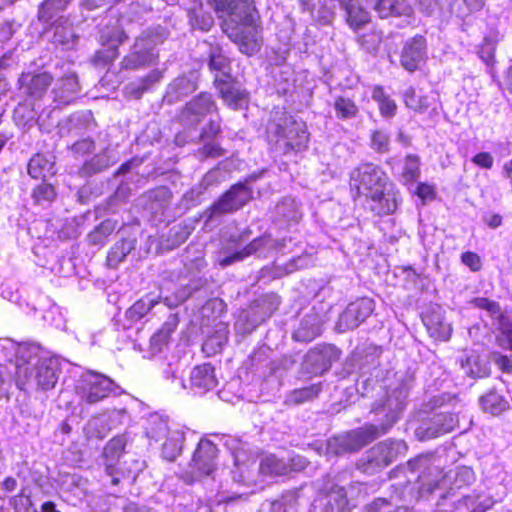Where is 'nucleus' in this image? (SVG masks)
<instances>
[{
  "label": "nucleus",
  "mask_w": 512,
  "mask_h": 512,
  "mask_svg": "<svg viewBox=\"0 0 512 512\" xmlns=\"http://www.w3.org/2000/svg\"><path fill=\"white\" fill-rule=\"evenodd\" d=\"M119 55V49L115 47H102L97 50L92 58L95 66L105 67L112 63Z\"/></svg>",
  "instance_id": "nucleus-57"
},
{
  "label": "nucleus",
  "mask_w": 512,
  "mask_h": 512,
  "mask_svg": "<svg viewBox=\"0 0 512 512\" xmlns=\"http://www.w3.org/2000/svg\"><path fill=\"white\" fill-rule=\"evenodd\" d=\"M118 389L119 387L109 377L95 371H88L79 379L76 393L81 401L94 404L111 394H118Z\"/></svg>",
  "instance_id": "nucleus-5"
},
{
  "label": "nucleus",
  "mask_w": 512,
  "mask_h": 512,
  "mask_svg": "<svg viewBox=\"0 0 512 512\" xmlns=\"http://www.w3.org/2000/svg\"><path fill=\"white\" fill-rule=\"evenodd\" d=\"M161 455L168 461H174L181 454L185 440V432L178 425L163 438Z\"/></svg>",
  "instance_id": "nucleus-25"
},
{
  "label": "nucleus",
  "mask_w": 512,
  "mask_h": 512,
  "mask_svg": "<svg viewBox=\"0 0 512 512\" xmlns=\"http://www.w3.org/2000/svg\"><path fill=\"white\" fill-rule=\"evenodd\" d=\"M32 350H44V347L33 340L16 342L10 338L0 339V352H31Z\"/></svg>",
  "instance_id": "nucleus-46"
},
{
  "label": "nucleus",
  "mask_w": 512,
  "mask_h": 512,
  "mask_svg": "<svg viewBox=\"0 0 512 512\" xmlns=\"http://www.w3.org/2000/svg\"><path fill=\"white\" fill-rule=\"evenodd\" d=\"M375 303L368 297L359 298L350 302L339 315L336 323L338 332H345L359 327L374 311Z\"/></svg>",
  "instance_id": "nucleus-8"
},
{
  "label": "nucleus",
  "mask_w": 512,
  "mask_h": 512,
  "mask_svg": "<svg viewBox=\"0 0 512 512\" xmlns=\"http://www.w3.org/2000/svg\"><path fill=\"white\" fill-rule=\"evenodd\" d=\"M333 108L336 117L340 120L355 118L359 111L354 101L344 96H338L335 98Z\"/></svg>",
  "instance_id": "nucleus-48"
},
{
  "label": "nucleus",
  "mask_w": 512,
  "mask_h": 512,
  "mask_svg": "<svg viewBox=\"0 0 512 512\" xmlns=\"http://www.w3.org/2000/svg\"><path fill=\"white\" fill-rule=\"evenodd\" d=\"M321 332L320 316L311 312L303 317L299 327L294 331L293 338L299 342H310Z\"/></svg>",
  "instance_id": "nucleus-23"
},
{
  "label": "nucleus",
  "mask_w": 512,
  "mask_h": 512,
  "mask_svg": "<svg viewBox=\"0 0 512 512\" xmlns=\"http://www.w3.org/2000/svg\"><path fill=\"white\" fill-rule=\"evenodd\" d=\"M221 181V172L218 169H212L204 175L201 183L198 186L191 188L184 194V199L191 202L196 201L204 193V191L208 189V187Z\"/></svg>",
  "instance_id": "nucleus-43"
},
{
  "label": "nucleus",
  "mask_w": 512,
  "mask_h": 512,
  "mask_svg": "<svg viewBox=\"0 0 512 512\" xmlns=\"http://www.w3.org/2000/svg\"><path fill=\"white\" fill-rule=\"evenodd\" d=\"M422 321L430 337L435 341L449 340L452 328L451 324L445 321L444 310L438 304H431L422 312Z\"/></svg>",
  "instance_id": "nucleus-12"
},
{
  "label": "nucleus",
  "mask_w": 512,
  "mask_h": 512,
  "mask_svg": "<svg viewBox=\"0 0 512 512\" xmlns=\"http://www.w3.org/2000/svg\"><path fill=\"white\" fill-rule=\"evenodd\" d=\"M32 198L38 205H49L56 198V190L53 185L42 182L32 192Z\"/></svg>",
  "instance_id": "nucleus-52"
},
{
  "label": "nucleus",
  "mask_w": 512,
  "mask_h": 512,
  "mask_svg": "<svg viewBox=\"0 0 512 512\" xmlns=\"http://www.w3.org/2000/svg\"><path fill=\"white\" fill-rule=\"evenodd\" d=\"M95 149L94 141L90 138H84L73 143L70 151L74 157L84 156Z\"/></svg>",
  "instance_id": "nucleus-64"
},
{
  "label": "nucleus",
  "mask_w": 512,
  "mask_h": 512,
  "mask_svg": "<svg viewBox=\"0 0 512 512\" xmlns=\"http://www.w3.org/2000/svg\"><path fill=\"white\" fill-rule=\"evenodd\" d=\"M480 404L485 412L498 415L508 408V402L496 392H489L480 398Z\"/></svg>",
  "instance_id": "nucleus-45"
},
{
  "label": "nucleus",
  "mask_w": 512,
  "mask_h": 512,
  "mask_svg": "<svg viewBox=\"0 0 512 512\" xmlns=\"http://www.w3.org/2000/svg\"><path fill=\"white\" fill-rule=\"evenodd\" d=\"M323 512H349V503L343 487L333 486L322 498Z\"/></svg>",
  "instance_id": "nucleus-32"
},
{
  "label": "nucleus",
  "mask_w": 512,
  "mask_h": 512,
  "mask_svg": "<svg viewBox=\"0 0 512 512\" xmlns=\"http://www.w3.org/2000/svg\"><path fill=\"white\" fill-rule=\"evenodd\" d=\"M147 209L152 214H163L169 206L171 200V192L166 187H158L147 194Z\"/></svg>",
  "instance_id": "nucleus-39"
},
{
  "label": "nucleus",
  "mask_w": 512,
  "mask_h": 512,
  "mask_svg": "<svg viewBox=\"0 0 512 512\" xmlns=\"http://www.w3.org/2000/svg\"><path fill=\"white\" fill-rule=\"evenodd\" d=\"M52 81L53 77L48 72H25L18 78V88L22 94L39 99L45 94Z\"/></svg>",
  "instance_id": "nucleus-16"
},
{
  "label": "nucleus",
  "mask_w": 512,
  "mask_h": 512,
  "mask_svg": "<svg viewBox=\"0 0 512 512\" xmlns=\"http://www.w3.org/2000/svg\"><path fill=\"white\" fill-rule=\"evenodd\" d=\"M162 78V72L158 69L151 70L147 75L128 83L124 87V94L128 97L139 99L155 83Z\"/></svg>",
  "instance_id": "nucleus-28"
},
{
  "label": "nucleus",
  "mask_w": 512,
  "mask_h": 512,
  "mask_svg": "<svg viewBox=\"0 0 512 512\" xmlns=\"http://www.w3.org/2000/svg\"><path fill=\"white\" fill-rule=\"evenodd\" d=\"M374 429L352 431L346 436L332 438L328 441V449L337 454L361 448L375 438Z\"/></svg>",
  "instance_id": "nucleus-14"
},
{
  "label": "nucleus",
  "mask_w": 512,
  "mask_h": 512,
  "mask_svg": "<svg viewBox=\"0 0 512 512\" xmlns=\"http://www.w3.org/2000/svg\"><path fill=\"white\" fill-rule=\"evenodd\" d=\"M180 365V356L179 354H165L161 366L163 369V373L167 378L176 377V373L178 371Z\"/></svg>",
  "instance_id": "nucleus-61"
},
{
  "label": "nucleus",
  "mask_w": 512,
  "mask_h": 512,
  "mask_svg": "<svg viewBox=\"0 0 512 512\" xmlns=\"http://www.w3.org/2000/svg\"><path fill=\"white\" fill-rule=\"evenodd\" d=\"M178 426L175 423H171L167 416L160 415L158 413L150 415L146 425V435L151 440L156 442L163 440V438L174 430V427Z\"/></svg>",
  "instance_id": "nucleus-29"
},
{
  "label": "nucleus",
  "mask_w": 512,
  "mask_h": 512,
  "mask_svg": "<svg viewBox=\"0 0 512 512\" xmlns=\"http://www.w3.org/2000/svg\"><path fill=\"white\" fill-rule=\"evenodd\" d=\"M371 97L377 102L381 116L390 119L396 115V102L386 94L381 86H375L373 88Z\"/></svg>",
  "instance_id": "nucleus-42"
},
{
  "label": "nucleus",
  "mask_w": 512,
  "mask_h": 512,
  "mask_svg": "<svg viewBox=\"0 0 512 512\" xmlns=\"http://www.w3.org/2000/svg\"><path fill=\"white\" fill-rule=\"evenodd\" d=\"M380 18L408 14L410 8L405 0H367Z\"/></svg>",
  "instance_id": "nucleus-33"
},
{
  "label": "nucleus",
  "mask_w": 512,
  "mask_h": 512,
  "mask_svg": "<svg viewBox=\"0 0 512 512\" xmlns=\"http://www.w3.org/2000/svg\"><path fill=\"white\" fill-rule=\"evenodd\" d=\"M343 10L346 12L348 25L354 30H358L370 22L369 12L358 1L352 0Z\"/></svg>",
  "instance_id": "nucleus-40"
},
{
  "label": "nucleus",
  "mask_w": 512,
  "mask_h": 512,
  "mask_svg": "<svg viewBox=\"0 0 512 512\" xmlns=\"http://www.w3.org/2000/svg\"><path fill=\"white\" fill-rule=\"evenodd\" d=\"M179 324V318L176 314H170L161 328L157 330L150 339L151 349L161 352L168 348L171 341V335Z\"/></svg>",
  "instance_id": "nucleus-26"
},
{
  "label": "nucleus",
  "mask_w": 512,
  "mask_h": 512,
  "mask_svg": "<svg viewBox=\"0 0 512 512\" xmlns=\"http://www.w3.org/2000/svg\"><path fill=\"white\" fill-rule=\"evenodd\" d=\"M454 479V486L460 488L463 485L470 484L474 480V472L469 467H460L452 475L450 472L448 475H444L441 480L435 481L434 483L424 484L422 482L419 488V496L425 497L428 494L433 493L437 489H442L446 484Z\"/></svg>",
  "instance_id": "nucleus-18"
},
{
  "label": "nucleus",
  "mask_w": 512,
  "mask_h": 512,
  "mask_svg": "<svg viewBox=\"0 0 512 512\" xmlns=\"http://www.w3.org/2000/svg\"><path fill=\"white\" fill-rule=\"evenodd\" d=\"M297 503L298 493L296 491H289L280 499L271 502L267 512H288Z\"/></svg>",
  "instance_id": "nucleus-55"
},
{
  "label": "nucleus",
  "mask_w": 512,
  "mask_h": 512,
  "mask_svg": "<svg viewBox=\"0 0 512 512\" xmlns=\"http://www.w3.org/2000/svg\"><path fill=\"white\" fill-rule=\"evenodd\" d=\"M290 466L275 455L265 456L260 463L259 469L263 475L280 476L288 473Z\"/></svg>",
  "instance_id": "nucleus-44"
},
{
  "label": "nucleus",
  "mask_w": 512,
  "mask_h": 512,
  "mask_svg": "<svg viewBox=\"0 0 512 512\" xmlns=\"http://www.w3.org/2000/svg\"><path fill=\"white\" fill-rule=\"evenodd\" d=\"M350 188L356 196H365L369 208L378 216L393 214L400 202L401 196L385 173L374 163H361L350 173Z\"/></svg>",
  "instance_id": "nucleus-1"
},
{
  "label": "nucleus",
  "mask_w": 512,
  "mask_h": 512,
  "mask_svg": "<svg viewBox=\"0 0 512 512\" xmlns=\"http://www.w3.org/2000/svg\"><path fill=\"white\" fill-rule=\"evenodd\" d=\"M126 446L125 436H116L112 438L104 447L103 457L105 470L109 476H111V483L113 485L118 484L119 478L115 476L116 468L115 465L118 463L120 456L122 455Z\"/></svg>",
  "instance_id": "nucleus-21"
},
{
  "label": "nucleus",
  "mask_w": 512,
  "mask_h": 512,
  "mask_svg": "<svg viewBox=\"0 0 512 512\" xmlns=\"http://www.w3.org/2000/svg\"><path fill=\"white\" fill-rule=\"evenodd\" d=\"M403 98L405 105L416 112L422 113L430 106L428 97L417 95L415 89L412 87L404 91Z\"/></svg>",
  "instance_id": "nucleus-51"
},
{
  "label": "nucleus",
  "mask_w": 512,
  "mask_h": 512,
  "mask_svg": "<svg viewBox=\"0 0 512 512\" xmlns=\"http://www.w3.org/2000/svg\"><path fill=\"white\" fill-rule=\"evenodd\" d=\"M267 138L275 151L288 154L308 147L309 132L305 122L285 112H277L268 123Z\"/></svg>",
  "instance_id": "nucleus-3"
},
{
  "label": "nucleus",
  "mask_w": 512,
  "mask_h": 512,
  "mask_svg": "<svg viewBox=\"0 0 512 512\" xmlns=\"http://www.w3.org/2000/svg\"><path fill=\"white\" fill-rule=\"evenodd\" d=\"M191 389L195 393L203 394L214 389L218 385L215 367L210 363L196 366L190 375Z\"/></svg>",
  "instance_id": "nucleus-20"
},
{
  "label": "nucleus",
  "mask_w": 512,
  "mask_h": 512,
  "mask_svg": "<svg viewBox=\"0 0 512 512\" xmlns=\"http://www.w3.org/2000/svg\"><path fill=\"white\" fill-rule=\"evenodd\" d=\"M216 110L212 96L208 93H201L188 102L180 114V121L186 127L198 125L205 116Z\"/></svg>",
  "instance_id": "nucleus-10"
},
{
  "label": "nucleus",
  "mask_w": 512,
  "mask_h": 512,
  "mask_svg": "<svg viewBox=\"0 0 512 512\" xmlns=\"http://www.w3.org/2000/svg\"><path fill=\"white\" fill-rule=\"evenodd\" d=\"M208 66L211 71L220 72L218 78H227L230 74V60L224 54L223 49L219 45H210L208 51Z\"/></svg>",
  "instance_id": "nucleus-37"
},
{
  "label": "nucleus",
  "mask_w": 512,
  "mask_h": 512,
  "mask_svg": "<svg viewBox=\"0 0 512 512\" xmlns=\"http://www.w3.org/2000/svg\"><path fill=\"white\" fill-rule=\"evenodd\" d=\"M135 238H122L117 241L109 250L107 255V266L110 268H116L123 262L126 256L135 248Z\"/></svg>",
  "instance_id": "nucleus-36"
},
{
  "label": "nucleus",
  "mask_w": 512,
  "mask_h": 512,
  "mask_svg": "<svg viewBox=\"0 0 512 512\" xmlns=\"http://www.w3.org/2000/svg\"><path fill=\"white\" fill-rule=\"evenodd\" d=\"M219 17H223L222 28L235 42L242 53L252 55L260 49L259 31L253 24V6L251 0H225L223 7L212 2Z\"/></svg>",
  "instance_id": "nucleus-2"
},
{
  "label": "nucleus",
  "mask_w": 512,
  "mask_h": 512,
  "mask_svg": "<svg viewBox=\"0 0 512 512\" xmlns=\"http://www.w3.org/2000/svg\"><path fill=\"white\" fill-rule=\"evenodd\" d=\"M419 176V160L417 156L408 155L405 159L403 178L406 181H415Z\"/></svg>",
  "instance_id": "nucleus-62"
},
{
  "label": "nucleus",
  "mask_w": 512,
  "mask_h": 512,
  "mask_svg": "<svg viewBox=\"0 0 512 512\" xmlns=\"http://www.w3.org/2000/svg\"><path fill=\"white\" fill-rule=\"evenodd\" d=\"M458 420L454 414L442 413L435 415L432 419V426L428 427L425 431L417 430V435H421V439L435 438L439 435L451 432L456 426Z\"/></svg>",
  "instance_id": "nucleus-22"
},
{
  "label": "nucleus",
  "mask_w": 512,
  "mask_h": 512,
  "mask_svg": "<svg viewBox=\"0 0 512 512\" xmlns=\"http://www.w3.org/2000/svg\"><path fill=\"white\" fill-rule=\"evenodd\" d=\"M163 39V35L158 29L143 31L135 39L129 53L121 60V70L135 71L157 64L158 52L156 47L163 42Z\"/></svg>",
  "instance_id": "nucleus-4"
},
{
  "label": "nucleus",
  "mask_w": 512,
  "mask_h": 512,
  "mask_svg": "<svg viewBox=\"0 0 512 512\" xmlns=\"http://www.w3.org/2000/svg\"><path fill=\"white\" fill-rule=\"evenodd\" d=\"M115 227V222L105 220L89 235V237L93 243L99 244L102 242L103 238L112 233Z\"/></svg>",
  "instance_id": "nucleus-63"
},
{
  "label": "nucleus",
  "mask_w": 512,
  "mask_h": 512,
  "mask_svg": "<svg viewBox=\"0 0 512 512\" xmlns=\"http://www.w3.org/2000/svg\"><path fill=\"white\" fill-rule=\"evenodd\" d=\"M61 362L62 358L56 354L38 360L36 379L43 390L52 389L57 383Z\"/></svg>",
  "instance_id": "nucleus-19"
},
{
  "label": "nucleus",
  "mask_w": 512,
  "mask_h": 512,
  "mask_svg": "<svg viewBox=\"0 0 512 512\" xmlns=\"http://www.w3.org/2000/svg\"><path fill=\"white\" fill-rule=\"evenodd\" d=\"M252 194V190L245 183L234 184L204 212L206 221L239 210L250 201Z\"/></svg>",
  "instance_id": "nucleus-6"
},
{
  "label": "nucleus",
  "mask_w": 512,
  "mask_h": 512,
  "mask_svg": "<svg viewBox=\"0 0 512 512\" xmlns=\"http://www.w3.org/2000/svg\"><path fill=\"white\" fill-rule=\"evenodd\" d=\"M292 239L283 238L281 240H273L268 236L259 237L250 242L245 248L240 251H236L227 255L219 260V264L222 267L229 266L235 262L243 260L245 257L254 253L260 252L263 249L274 248L277 251H283L287 248L288 243H291Z\"/></svg>",
  "instance_id": "nucleus-9"
},
{
  "label": "nucleus",
  "mask_w": 512,
  "mask_h": 512,
  "mask_svg": "<svg viewBox=\"0 0 512 512\" xmlns=\"http://www.w3.org/2000/svg\"><path fill=\"white\" fill-rule=\"evenodd\" d=\"M217 456L216 445L208 440L201 439L193 454L190 467L195 477L210 475L216 466L215 460Z\"/></svg>",
  "instance_id": "nucleus-13"
},
{
  "label": "nucleus",
  "mask_w": 512,
  "mask_h": 512,
  "mask_svg": "<svg viewBox=\"0 0 512 512\" xmlns=\"http://www.w3.org/2000/svg\"><path fill=\"white\" fill-rule=\"evenodd\" d=\"M404 450H406L404 442L386 441L374 447L372 453L377 464L387 466Z\"/></svg>",
  "instance_id": "nucleus-31"
},
{
  "label": "nucleus",
  "mask_w": 512,
  "mask_h": 512,
  "mask_svg": "<svg viewBox=\"0 0 512 512\" xmlns=\"http://www.w3.org/2000/svg\"><path fill=\"white\" fill-rule=\"evenodd\" d=\"M197 89L196 81L190 77H178L167 88L166 96L168 102L179 101L193 93Z\"/></svg>",
  "instance_id": "nucleus-35"
},
{
  "label": "nucleus",
  "mask_w": 512,
  "mask_h": 512,
  "mask_svg": "<svg viewBox=\"0 0 512 512\" xmlns=\"http://www.w3.org/2000/svg\"><path fill=\"white\" fill-rule=\"evenodd\" d=\"M28 173L32 178L45 179L56 173L54 156L46 154H36L28 163Z\"/></svg>",
  "instance_id": "nucleus-30"
},
{
  "label": "nucleus",
  "mask_w": 512,
  "mask_h": 512,
  "mask_svg": "<svg viewBox=\"0 0 512 512\" xmlns=\"http://www.w3.org/2000/svg\"><path fill=\"white\" fill-rule=\"evenodd\" d=\"M311 264V257L309 255H299L292 258L288 263L285 264L283 270L278 272L276 276L281 277L295 272L296 270L308 267Z\"/></svg>",
  "instance_id": "nucleus-60"
},
{
  "label": "nucleus",
  "mask_w": 512,
  "mask_h": 512,
  "mask_svg": "<svg viewBox=\"0 0 512 512\" xmlns=\"http://www.w3.org/2000/svg\"><path fill=\"white\" fill-rule=\"evenodd\" d=\"M489 354H467L461 359V367L465 374L473 378H483L490 373Z\"/></svg>",
  "instance_id": "nucleus-24"
},
{
  "label": "nucleus",
  "mask_w": 512,
  "mask_h": 512,
  "mask_svg": "<svg viewBox=\"0 0 512 512\" xmlns=\"http://www.w3.org/2000/svg\"><path fill=\"white\" fill-rule=\"evenodd\" d=\"M321 390L320 385H312L309 387L296 389L292 391L286 398L288 404H302L315 398Z\"/></svg>",
  "instance_id": "nucleus-53"
},
{
  "label": "nucleus",
  "mask_w": 512,
  "mask_h": 512,
  "mask_svg": "<svg viewBox=\"0 0 512 512\" xmlns=\"http://www.w3.org/2000/svg\"><path fill=\"white\" fill-rule=\"evenodd\" d=\"M157 300L150 296H145L136 301L127 311L126 318L132 322L142 319L156 304Z\"/></svg>",
  "instance_id": "nucleus-47"
},
{
  "label": "nucleus",
  "mask_w": 512,
  "mask_h": 512,
  "mask_svg": "<svg viewBox=\"0 0 512 512\" xmlns=\"http://www.w3.org/2000/svg\"><path fill=\"white\" fill-rule=\"evenodd\" d=\"M70 0H46L39 8V20L45 23L51 21L59 12L63 11Z\"/></svg>",
  "instance_id": "nucleus-50"
},
{
  "label": "nucleus",
  "mask_w": 512,
  "mask_h": 512,
  "mask_svg": "<svg viewBox=\"0 0 512 512\" xmlns=\"http://www.w3.org/2000/svg\"><path fill=\"white\" fill-rule=\"evenodd\" d=\"M493 500L480 494L465 495L457 502L454 512H485L492 507Z\"/></svg>",
  "instance_id": "nucleus-34"
},
{
  "label": "nucleus",
  "mask_w": 512,
  "mask_h": 512,
  "mask_svg": "<svg viewBox=\"0 0 512 512\" xmlns=\"http://www.w3.org/2000/svg\"><path fill=\"white\" fill-rule=\"evenodd\" d=\"M110 427L106 424L104 416L90 419L84 427V434L88 439H103L106 437Z\"/></svg>",
  "instance_id": "nucleus-49"
},
{
  "label": "nucleus",
  "mask_w": 512,
  "mask_h": 512,
  "mask_svg": "<svg viewBox=\"0 0 512 512\" xmlns=\"http://www.w3.org/2000/svg\"><path fill=\"white\" fill-rule=\"evenodd\" d=\"M78 37L72 28L57 27L54 32L53 41L62 46L63 49H72L77 43Z\"/></svg>",
  "instance_id": "nucleus-54"
},
{
  "label": "nucleus",
  "mask_w": 512,
  "mask_h": 512,
  "mask_svg": "<svg viewBox=\"0 0 512 512\" xmlns=\"http://www.w3.org/2000/svg\"><path fill=\"white\" fill-rule=\"evenodd\" d=\"M390 135L384 130H373L370 135V146L378 153L389 150Z\"/></svg>",
  "instance_id": "nucleus-58"
},
{
  "label": "nucleus",
  "mask_w": 512,
  "mask_h": 512,
  "mask_svg": "<svg viewBox=\"0 0 512 512\" xmlns=\"http://www.w3.org/2000/svg\"><path fill=\"white\" fill-rule=\"evenodd\" d=\"M128 35L124 30L117 26H105L99 30V43L102 47H115L119 49V45L127 40Z\"/></svg>",
  "instance_id": "nucleus-41"
},
{
  "label": "nucleus",
  "mask_w": 512,
  "mask_h": 512,
  "mask_svg": "<svg viewBox=\"0 0 512 512\" xmlns=\"http://www.w3.org/2000/svg\"><path fill=\"white\" fill-rule=\"evenodd\" d=\"M471 304L484 310L487 316L491 318L492 326L498 330L496 336L498 345L503 349L512 351V323L501 311L499 303L485 297H476L471 301Z\"/></svg>",
  "instance_id": "nucleus-7"
},
{
  "label": "nucleus",
  "mask_w": 512,
  "mask_h": 512,
  "mask_svg": "<svg viewBox=\"0 0 512 512\" xmlns=\"http://www.w3.org/2000/svg\"><path fill=\"white\" fill-rule=\"evenodd\" d=\"M225 154L224 149L216 141H204V145L197 150V157L201 160L206 158H218Z\"/></svg>",
  "instance_id": "nucleus-59"
},
{
  "label": "nucleus",
  "mask_w": 512,
  "mask_h": 512,
  "mask_svg": "<svg viewBox=\"0 0 512 512\" xmlns=\"http://www.w3.org/2000/svg\"><path fill=\"white\" fill-rule=\"evenodd\" d=\"M80 93L78 77L74 72H69L59 78L52 90L53 102L57 107L73 103Z\"/></svg>",
  "instance_id": "nucleus-15"
},
{
  "label": "nucleus",
  "mask_w": 512,
  "mask_h": 512,
  "mask_svg": "<svg viewBox=\"0 0 512 512\" xmlns=\"http://www.w3.org/2000/svg\"><path fill=\"white\" fill-rule=\"evenodd\" d=\"M409 387L407 384H403L399 389L393 391V395L389 396L386 402V406L393 411L394 414L402 411L404 407V400L407 397Z\"/></svg>",
  "instance_id": "nucleus-56"
},
{
  "label": "nucleus",
  "mask_w": 512,
  "mask_h": 512,
  "mask_svg": "<svg viewBox=\"0 0 512 512\" xmlns=\"http://www.w3.org/2000/svg\"><path fill=\"white\" fill-rule=\"evenodd\" d=\"M118 161V153L111 149H105L99 154L94 155L89 161H86L81 173L85 176L101 172Z\"/></svg>",
  "instance_id": "nucleus-27"
},
{
  "label": "nucleus",
  "mask_w": 512,
  "mask_h": 512,
  "mask_svg": "<svg viewBox=\"0 0 512 512\" xmlns=\"http://www.w3.org/2000/svg\"><path fill=\"white\" fill-rule=\"evenodd\" d=\"M214 84L220 97L229 107L241 109L247 105L249 93L243 88L241 83L232 76L227 78H218V76H216Z\"/></svg>",
  "instance_id": "nucleus-11"
},
{
  "label": "nucleus",
  "mask_w": 512,
  "mask_h": 512,
  "mask_svg": "<svg viewBox=\"0 0 512 512\" xmlns=\"http://www.w3.org/2000/svg\"><path fill=\"white\" fill-rule=\"evenodd\" d=\"M426 58V40L417 35L408 40L401 53V65L409 72L417 70Z\"/></svg>",
  "instance_id": "nucleus-17"
},
{
  "label": "nucleus",
  "mask_w": 512,
  "mask_h": 512,
  "mask_svg": "<svg viewBox=\"0 0 512 512\" xmlns=\"http://www.w3.org/2000/svg\"><path fill=\"white\" fill-rule=\"evenodd\" d=\"M276 221L279 225L282 222L297 223L301 218L298 205L293 198L287 197L280 201L275 208Z\"/></svg>",
  "instance_id": "nucleus-38"
}]
</instances>
